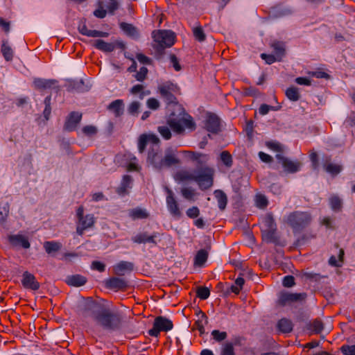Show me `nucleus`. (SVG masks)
<instances>
[{"label": "nucleus", "instance_id": "nucleus-7", "mask_svg": "<svg viewBox=\"0 0 355 355\" xmlns=\"http://www.w3.org/2000/svg\"><path fill=\"white\" fill-rule=\"evenodd\" d=\"M173 328V322L168 318L160 315L155 318L153 328L148 333L151 336L158 337L161 331L167 332Z\"/></svg>", "mask_w": 355, "mask_h": 355}, {"label": "nucleus", "instance_id": "nucleus-38", "mask_svg": "<svg viewBox=\"0 0 355 355\" xmlns=\"http://www.w3.org/2000/svg\"><path fill=\"white\" fill-rule=\"evenodd\" d=\"M120 28L124 31L128 36L137 37L138 36V31L136 27L131 24L125 22H121L119 24Z\"/></svg>", "mask_w": 355, "mask_h": 355}, {"label": "nucleus", "instance_id": "nucleus-11", "mask_svg": "<svg viewBox=\"0 0 355 355\" xmlns=\"http://www.w3.org/2000/svg\"><path fill=\"white\" fill-rule=\"evenodd\" d=\"M82 114L78 112H71L67 116L64 122L63 129L67 132L74 131L82 119Z\"/></svg>", "mask_w": 355, "mask_h": 355}, {"label": "nucleus", "instance_id": "nucleus-19", "mask_svg": "<svg viewBox=\"0 0 355 355\" xmlns=\"http://www.w3.org/2000/svg\"><path fill=\"white\" fill-rule=\"evenodd\" d=\"M8 241L14 248L21 246L24 249H28L31 246L28 238L21 234L9 235L8 236Z\"/></svg>", "mask_w": 355, "mask_h": 355}, {"label": "nucleus", "instance_id": "nucleus-51", "mask_svg": "<svg viewBox=\"0 0 355 355\" xmlns=\"http://www.w3.org/2000/svg\"><path fill=\"white\" fill-rule=\"evenodd\" d=\"M303 277L306 279H309L312 282H320L321 279L327 277V276H322L318 273L306 272L303 273Z\"/></svg>", "mask_w": 355, "mask_h": 355}, {"label": "nucleus", "instance_id": "nucleus-23", "mask_svg": "<svg viewBox=\"0 0 355 355\" xmlns=\"http://www.w3.org/2000/svg\"><path fill=\"white\" fill-rule=\"evenodd\" d=\"M132 178L129 175H125L123 177L120 185L116 189V192L121 196H124L129 193L128 189L131 188Z\"/></svg>", "mask_w": 355, "mask_h": 355}, {"label": "nucleus", "instance_id": "nucleus-26", "mask_svg": "<svg viewBox=\"0 0 355 355\" xmlns=\"http://www.w3.org/2000/svg\"><path fill=\"white\" fill-rule=\"evenodd\" d=\"M306 329L309 331L310 334H320L323 330L324 324L320 319L316 318L312 321L309 322L306 324Z\"/></svg>", "mask_w": 355, "mask_h": 355}, {"label": "nucleus", "instance_id": "nucleus-9", "mask_svg": "<svg viewBox=\"0 0 355 355\" xmlns=\"http://www.w3.org/2000/svg\"><path fill=\"white\" fill-rule=\"evenodd\" d=\"M276 159L282 164L284 171L288 173H295L300 171L302 166L299 160L293 161L281 154L276 155Z\"/></svg>", "mask_w": 355, "mask_h": 355}, {"label": "nucleus", "instance_id": "nucleus-34", "mask_svg": "<svg viewBox=\"0 0 355 355\" xmlns=\"http://www.w3.org/2000/svg\"><path fill=\"white\" fill-rule=\"evenodd\" d=\"M200 317L195 322L194 326L199 331L200 334H205V325L208 323V318L206 314L202 311H199L198 315Z\"/></svg>", "mask_w": 355, "mask_h": 355}, {"label": "nucleus", "instance_id": "nucleus-25", "mask_svg": "<svg viewBox=\"0 0 355 355\" xmlns=\"http://www.w3.org/2000/svg\"><path fill=\"white\" fill-rule=\"evenodd\" d=\"M87 282V277L79 274L69 275L65 279L67 285L79 287L85 285Z\"/></svg>", "mask_w": 355, "mask_h": 355}, {"label": "nucleus", "instance_id": "nucleus-30", "mask_svg": "<svg viewBox=\"0 0 355 355\" xmlns=\"http://www.w3.org/2000/svg\"><path fill=\"white\" fill-rule=\"evenodd\" d=\"M43 247L47 254L53 255L61 250L62 245L58 241H45Z\"/></svg>", "mask_w": 355, "mask_h": 355}, {"label": "nucleus", "instance_id": "nucleus-18", "mask_svg": "<svg viewBox=\"0 0 355 355\" xmlns=\"http://www.w3.org/2000/svg\"><path fill=\"white\" fill-rule=\"evenodd\" d=\"M175 111H171L166 123L175 132L182 134L184 132V128L181 124L180 119L178 117L180 115L178 114L177 116Z\"/></svg>", "mask_w": 355, "mask_h": 355}, {"label": "nucleus", "instance_id": "nucleus-60", "mask_svg": "<svg viewBox=\"0 0 355 355\" xmlns=\"http://www.w3.org/2000/svg\"><path fill=\"white\" fill-rule=\"evenodd\" d=\"M146 105L148 108L153 110H157L160 106L159 101L155 98H148L147 100Z\"/></svg>", "mask_w": 355, "mask_h": 355}, {"label": "nucleus", "instance_id": "nucleus-53", "mask_svg": "<svg viewBox=\"0 0 355 355\" xmlns=\"http://www.w3.org/2000/svg\"><path fill=\"white\" fill-rule=\"evenodd\" d=\"M139 108H140L139 102L133 101L129 105V106L128 107V112L130 114L135 116V115L138 114Z\"/></svg>", "mask_w": 355, "mask_h": 355}, {"label": "nucleus", "instance_id": "nucleus-63", "mask_svg": "<svg viewBox=\"0 0 355 355\" xmlns=\"http://www.w3.org/2000/svg\"><path fill=\"white\" fill-rule=\"evenodd\" d=\"M148 71V69L146 67H141L139 71L135 75L136 79L141 82L144 80L146 78Z\"/></svg>", "mask_w": 355, "mask_h": 355}, {"label": "nucleus", "instance_id": "nucleus-41", "mask_svg": "<svg viewBox=\"0 0 355 355\" xmlns=\"http://www.w3.org/2000/svg\"><path fill=\"white\" fill-rule=\"evenodd\" d=\"M286 97L291 101H297L300 98L298 88L295 87H288L285 92Z\"/></svg>", "mask_w": 355, "mask_h": 355}, {"label": "nucleus", "instance_id": "nucleus-31", "mask_svg": "<svg viewBox=\"0 0 355 355\" xmlns=\"http://www.w3.org/2000/svg\"><path fill=\"white\" fill-rule=\"evenodd\" d=\"M214 194L218 201L220 210H225L227 204V196L226 193L222 190L217 189L214 192Z\"/></svg>", "mask_w": 355, "mask_h": 355}, {"label": "nucleus", "instance_id": "nucleus-2", "mask_svg": "<svg viewBox=\"0 0 355 355\" xmlns=\"http://www.w3.org/2000/svg\"><path fill=\"white\" fill-rule=\"evenodd\" d=\"M158 92L168 105V108L173 107L174 110L179 112V115L184 113V110L175 96L179 93V87L173 83L168 81L159 85L157 87Z\"/></svg>", "mask_w": 355, "mask_h": 355}, {"label": "nucleus", "instance_id": "nucleus-14", "mask_svg": "<svg viewBox=\"0 0 355 355\" xmlns=\"http://www.w3.org/2000/svg\"><path fill=\"white\" fill-rule=\"evenodd\" d=\"M21 282L22 286L26 289L37 291L40 287V284L37 281L34 275L31 274L28 271H25L22 274V279Z\"/></svg>", "mask_w": 355, "mask_h": 355}, {"label": "nucleus", "instance_id": "nucleus-15", "mask_svg": "<svg viewBox=\"0 0 355 355\" xmlns=\"http://www.w3.org/2000/svg\"><path fill=\"white\" fill-rule=\"evenodd\" d=\"M159 146H153L148 151V159L154 168L158 170L162 169V159L163 157L159 153Z\"/></svg>", "mask_w": 355, "mask_h": 355}, {"label": "nucleus", "instance_id": "nucleus-50", "mask_svg": "<svg viewBox=\"0 0 355 355\" xmlns=\"http://www.w3.org/2000/svg\"><path fill=\"white\" fill-rule=\"evenodd\" d=\"M268 204L267 198L263 194L256 196V205L260 209H265Z\"/></svg>", "mask_w": 355, "mask_h": 355}, {"label": "nucleus", "instance_id": "nucleus-52", "mask_svg": "<svg viewBox=\"0 0 355 355\" xmlns=\"http://www.w3.org/2000/svg\"><path fill=\"white\" fill-rule=\"evenodd\" d=\"M211 336H213V338L216 341L221 342L227 338V334L225 331H220L219 330H213L211 331Z\"/></svg>", "mask_w": 355, "mask_h": 355}, {"label": "nucleus", "instance_id": "nucleus-61", "mask_svg": "<svg viewBox=\"0 0 355 355\" xmlns=\"http://www.w3.org/2000/svg\"><path fill=\"white\" fill-rule=\"evenodd\" d=\"M187 216L190 218H196L200 215V209L198 207L193 206L187 209Z\"/></svg>", "mask_w": 355, "mask_h": 355}, {"label": "nucleus", "instance_id": "nucleus-10", "mask_svg": "<svg viewBox=\"0 0 355 355\" xmlns=\"http://www.w3.org/2000/svg\"><path fill=\"white\" fill-rule=\"evenodd\" d=\"M166 205L167 208L170 214L175 218H180L182 216V211H180L179 204L176 200L174 193L172 190L166 189Z\"/></svg>", "mask_w": 355, "mask_h": 355}, {"label": "nucleus", "instance_id": "nucleus-54", "mask_svg": "<svg viewBox=\"0 0 355 355\" xmlns=\"http://www.w3.org/2000/svg\"><path fill=\"white\" fill-rule=\"evenodd\" d=\"M267 146L277 153H282L284 151V146L277 141H268L266 144Z\"/></svg>", "mask_w": 355, "mask_h": 355}, {"label": "nucleus", "instance_id": "nucleus-8", "mask_svg": "<svg viewBox=\"0 0 355 355\" xmlns=\"http://www.w3.org/2000/svg\"><path fill=\"white\" fill-rule=\"evenodd\" d=\"M306 297V293H293L282 291L279 294L277 304L281 306H290L304 301Z\"/></svg>", "mask_w": 355, "mask_h": 355}, {"label": "nucleus", "instance_id": "nucleus-28", "mask_svg": "<svg viewBox=\"0 0 355 355\" xmlns=\"http://www.w3.org/2000/svg\"><path fill=\"white\" fill-rule=\"evenodd\" d=\"M133 266L132 263L122 261L114 266V272L116 275L121 276L125 270L132 271Z\"/></svg>", "mask_w": 355, "mask_h": 355}, {"label": "nucleus", "instance_id": "nucleus-6", "mask_svg": "<svg viewBox=\"0 0 355 355\" xmlns=\"http://www.w3.org/2000/svg\"><path fill=\"white\" fill-rule=\"evenodd\" d=\"M76 216L78 218L76 225V233L82 236L84 231L88 228L92 227L95 223V218L93 214L84 215V207L80 206L76 211Z\"/></svg>", "mask_w": 355, "mask_h": 355}, {"label": "nucleus", "instance_id": "nucleus-42", "mask_svg": "<svg viewBox=\"0 0 355 355\" xmlns=\"http://www.w3.org/2000/svg\"><path fill=\"white\" fill-rule=\"evenodd\" d=\"M329 203L331 208L334 211L338 212L341 211L343 207V202L338 196H332L329 198Z\"/></svg>", "mask_w": 355, "mask_h": 355}, {"label": "nucleus", "instance_id": "nucleus-58", "mask_svg": "<svg viewBox=\"0 0 355 355\" xmlns=\"http://www.w3.org/2000/svg\"><path fill=\"white\" fill-rule=\"evenodd\" d=\"M78 29L80 33H81L83 35L92 37H93L94 36L93 33H94V30H89L85 24H80L78 26Z\"/></svg>", "mask_w": 355, "mask_h": 355}, {"label": "nucleus", "instance_id": "nucleus-24", "mask_svg": "<svg viewBox=\"0 0 355 355\" xmlns=\"http://www.w3.org/2000/svg\"><path fill=\"white\" fill-rule=\"evenodd\" d=\"M107 109L113 112L115 117H120L124 112V103L121 99H117L110 103Z\"/></svg>", "mask_w": 355, "mask_h": 355}, {"label": "nucleus", "instance_id": "nucleus-59", "mask_svg": "<svg viewBox=\"0 0 355 355\" xmlns=\"http://www.w3.org/2000/svg\"><path fill=\"white\" fill-rule=\"evenodd\" d=\"M82 131L86 136H93L96 134L97 129L94 125H85L83 128Z\"/></svg>", "mask_w": 355, "mask_h": 355}, {"label": "nucleus", "instance_id": "nucleus-16", "mask_svg": "<svg viewBox=\"0 0 355 355\" xmlns=\"http://www.w3.org/2000/svg\"><path fill=\"white\" fill-rule=\"evenodd\" d=\"M205 128L213 134H218L220 131V118L215 114H209L205 121Z\"/></svg>", "mask_w": 355, "mask_h": 355}, {"label": "nucleus", "instance_id": "nucleus-1", "mask_svg": "<svg viewBox=\"0 0 355 355\" xmlns=\"http://www.w3.org/2000/svg\"><path fill=\"white\" fill-rule=\"evenodd\" d=\"M78 313L83 318L91 319L97 327L107 332L118 331L123 325L122 314L110 309L101 300L83 298L78 304Z\"/></svg>", "mask_w": 355, "mask_h": 355}, {"label": "nucleus", "instance_id": "nucleus-27", "mask_svg": "<svg viewBox=\"0 0 355 355\" xmlns=\"http://www.w3.org/2000/svg\"><path fill=\"white\" fill-rule=\"evenodd\" d=\"M270 47L273 49L275 55L277 58L278 62H280L282 58L285 55V43L275 40L270 44Z\"/></svg>", "mask_w": 355, "mask_h": 355}, {"label": "nucleus", "instance_id": "nucleus-56", "mask_svg": "<svg viewBox=\"0 0 355 355\" xmlns=\"http://www.w3.org/2000/svg\"><path fill=\"white\" fill-rule=\"evenodd\" d=\"M340 351L345 355H355V345H344L340 347Z\"/></svg>", "mask_w": 355, "mask_h": 355}, {"label": "nucleus", "instance_id": "nucleus-49", "mask_svg": "<svg viewBox=\"0 0 355 355\" xmlns=\"http://www.w3.org/2000/svg\"><path fill=\"white\" fill-rule=\"evenodd\" d=\"M193 33L195 39L199 42H204L206 39V35L201 26L194 28Z\"/></svg>", "mask_w": 355, "mask_h": 355}, {"label": "nucleus", "instance_id": "nucleus-44", "mask_svg": "<svg viewBox=\"0 0 355 355\" xmlns=\"http://www.w3.org/2000/svg\"><path fill=\"white\" fill-rule=\"evenodd\" d=\"M220 160L225 165L226 167L230 168L233 164V159L231 154L227 151L224 150L220 153Z\"/></svg>", "mask_w": 355, "mask_h": 355}, {"label": "nucleus", "instance_id": "nucleus-32", "mask_svg": "<svg viewBox=\"0 0 355 355\" xmlns=\"http://www.w3.org/2000/svg\"><path fill=\"white\" fill-rule=\"evenodd\" d=\"M129 216L132 220L146 219L149 217V214L146 209L137 207L130 210Z\"/></svg>", "mask_w": 355, "mask_h": 355}, {"label": "nucleus", "instance_id": "nucleus-5", "mask_svg": "<svg viewBox=\"0 0 355 355\" xmlns=\"http://www.w3.org/2000/svg\"><path fill=\"white\" fill-rule=\"evenodd\" d=\"M311 220L312 217L310 213L296 211L288 216L286 222L294 232H300L308 227Z\"/></svg>", "mask_w": 355, "mask_h": 355}, {"label": "nucleus", "instance_id": "nucleus-22", "mask_svg": "<svg viewBox=\"0 0 355 355\" xmlns=\"http://www.w3.org/2000/svg\"><path fill=\"white\" fill-rule=\"evenodd\" d=\"M128 286V282L119 277H112L106 281V287L116 291L125 290Z\"/></svg>", "mask_w": 355, "mask_h": 355}, {"label": "nucleus", "instance_id": "nucleus-40", "mask_svg": "<svg viewBox=\"0 0 355 355\" xmlns=\"http://www.w3.org/2000/svg\"><path fill=\"white\" fill-rule=\"evenodd\" d=\"M1 51L4 59L6 61H11L13 58V51L11 47L8 44L7 41H3Z\"/></svg>", "mask_w": 355, "mask_h": 355}, {"label": "nucleus", "instance_id": "nucleus-21", "mask_svg": "<svg viewBox=\"0 0 355 355\" xmlns=\"http://www.w3.org/2000/svg\"><path fill=\"white\" fill-rule=\"evenodd\" d=\"M323 168L331 175L336 176L343 171V167L340 164L332 163L331 157L327 156L324 160Z\"/></svg>", "mask_w": 355, "mask_h": 355}, {"label": "nucleus", "instance_id": "nucleus-55", "mask_svg": "<svg viewBox=\"0 0 355 355\" xmlns=\"http://www.w3.org/2000/svg\"><path fill=\"white\" fill-rule=\"evenodd\" d=\"M157 130L164 139L168 140L171 138V132L168 127L165 125L159 126Z\"/></svg>", "mask_w": 355, "mask_h": 355}, {"label": "nucleus", "instance_id": "nucleus-3", "mask_svg": "<svg viewBox=\"0 0 355 355\" xmlns=\"http://www.w3.org/2000/svg\"><path fill=\"white\" fill-rule=\"evenodd\" d=\"M153 37L155 43L153 44V49L156 57L160 58L164 54L165 49L174 44L175 35L171 31L159 30L153 32Z\"/></svg>", "mask_w": 355, "mask_h": 355}, {"label": "nucleus", "instance_id": "nucleus-4", "mask_svg": "<svg viewBox=\"0 0 355 355\" xmlns=\"http://www.w3.org/2000/svg\"><path fill=\"white\" fill-rule=\"evenodd\" d=\"M195 182L202 191L209 189L214 185L215 170L209 166H204L195 171Z\"/></svg>", "mask_w": 355, "mask_h": 355}, {"label": "nucleus", "instance_id": "nucleus-33", "mask_svg": "<svg viewBox=\"0 0 355 355\" xmlns=\"http://www.w3.org/2000/svg\"><path fill=\"white\" fill-rule=\"evenodd\" d=\"M262 237L267 243H278L279 238L277 235V229L262 230Z\"/></svg>", "mask_w": 355, "mask_h": 355}, {"label": "nucleus", "instance_id": "nucleus-13", "mask_svg": "<svg viewBox=\"0 0 355 355\" xmlns=\"http://www.w3.org/2000/svg\"><path fill=\"white\" fill-rule=\"evenodd\" d=\"M184 153L187 155L191 161L196 162V169L195 171H198L199 168L207 166V163L209 159L208 155L194 151H184Z\"/></svg>", "mask_w": 355, "mask_h": 355}, {"label": "nucleus", "instance_id": "nucleus-46", "mask_svg": "<svg viewBox=\"0 0 355 355\" xmlns=\"http://www.w3.org/2000/svg\"><path fill=\"white\" fill-rule=\"evenodd\" d=\"M44 103L45 105V108L43 112L44 117L46 119V120H49L51 113V95L46 96L44 99Z\"/></svg>", "mask_w": 355, "mask_h": 355}, {"label": "nucleus", "instance_id": "nucleus-45", "mask_svg": "<svg viewBox=\"0 0 355 355\" xmlns=\"http://www.w3.org/2000/svg\"><path fill=\"white\" fill-rule=\"evenodd\" d=\"M266 230L277 229V225L272 214H267L263 220Z\"/></svg>", "mask_w": 355, "mask_h": 355}, {"label": "nucleus", "instance_id": "nucleus-48", "mask_svg": "<svg viewBox=\"0 0 355 355\" xmlns=\"http://www.w3.org/2000/svg\"><path fill=\"white\" fill-rule=\"evenodd\" d=\"M196 295L201 300H206L210 295V291L205 286L198 287L196 290Z\"/></svg>", "mask_w": 355, "mask_h": 355}, {"label": "nucleus", "instance_id": "nucleus-47", "mask_svg": "<svg viewBox=\"0 0 355 355\" xmlns=\"http://www.w3.org/2000/svg\"><path fill=\"white\" fill-rule=\"evenodd\" d=\"M44 103L45 105V108L43 112L44 117L46 119V120H49L51 113V95L46 96L44 99Z\"/></svg>", "mask_w": 355, "mask_h": 355}, {"label": "nucleus", "instance_id": "nucleus-37", "mask_svg": "<svg viewBox=\"0 0 355 355\" xmlns=\"http://www.w3.org/2000/svg\"><path fill=\"white\" fill-rule=\"evenodd\" d=\"M277 328L282 333H289L293 330V323L288 319L282 318L279 320Z\"/></svg>", "mask_w": 355, "mask_h": 355}, {"label": "nucleus", "instance_id": "nucleus-62", "mask_svg": "<svg viewBox=\"0 0 355 355\" xmlns=\"http://www.w3.org/2000/svg\"><path fill=\"white\" fill-rule=\"evenodd\" d=\"M220 355H235L232 344L225 343L222 348Z\"/></svg>", "mask_w": 355, "mask_h": 355}, {"label": "nucleus", "instance_id": "nucleus-35", "mask_svg": "<svg viewBox=\"0 0 355 355\" xmlns=\"http://www.w3.org/2000/svg\"><path fill=\"white\" fill-rule=\"evenodd\" d=\"M94 46L97 49L101 50L104 52H106V53L112 52L115 49V46L114 44L106 42L103 40H96L94 42Z\"/></svg>", "mask_w": 355, "mask_h": 355}, {"label": "nucleus", "instance_id": "nucleus-39", "mask_svg": "<svg viewBox=\"0 0 355 355\" xmlns=\"http://www.w3.org/2000/svg\"><path fill=\"white\" fill-rule=\"evenodd\" d=\"M208 258V252L205 249H201L198 251L195 259L194 263L196 266H202L207 261Z\"/></svg>", "mask_w": 355, "mask_h": 355}, {"label": "nucleus", "instance_id": "nucleus-29", "mask_svg": "<svg viewBox=\"0 0 355 355\" xmlns=\"http://www.w3.org/2000/svg\"><path fill=\"white\" fill-rule=\"evenodd\" d=\"M57 83L55 80H46L43 78H35L33 85L37 89H46L52 87Z\"/></svg>", "mask_w": 355, "mask_h": 355}, {"label": "nucleus", "instance_id": "nucleus-36", "mask_svg": "<svg viewBox=\"0 0 355 355\" xmlns=\"http://www.w3.org/2000/svg\"><path fill=\"white\" fill-rule=\"evenodd\" d=\"M195 177L196 173L195 172L193 173L186 171V170H182L176 173L175 175V179L177 181L180 182H184V181H189L193 180L195 181Z\"/></svg>", "mask_w": 355, "mask_h": 355}, {"label": "nucleus", "instance_id": "nucleus-57", "mask_svg": "<svg viewBox=\"0 0 355 355\" xmlns=\"http://www.w3.org/2000/svg\"><path fill=\"white\" fill-rule=\"evenodd\" d=\"M143 90L144 86L142 85H136L131 88L130 92L134 95H136L139 93V98L143 99L146 94Z\"/></svg>", "mask_w": 355, "mask_h": 355}, {"label": "nucleus", "instance_id": "nucleus-20", "mask_svg": "<svg viewBox=\"0 0 355 355\" xmlns=\"http://www.w3.org/2000/svg\"><path fill=\"white\" fill-rule=\"evenodd\" d=\"M157 237V233H153L152 235H148L147 232H140L137 235L132 237V241L137 244L141 243H153L156 245L157 244L155 241V238Z\"/></svg>", "mask_w": 355, "mask_h": 355}, {"label": "nucleus", "instance_id": "nucleus-43", "mask_svg": "<svg viewBox=\"0 0 355 355\" xmlns=\"http://www.w3.org/2000/svg\"><path fill=\"white\" fill-rule=\"evenodd\" d=\"M344 255L345 251L343 249L340 248L338 254V261L335 256L332 255L329 259V264L334 267H340L341 263L344 261Z\"/></svg>", "mask_w": 355, "mask_h": 355}, {"label": "nucleus", "instance_id": "nucleus-64", "mask_svg": "<svg viewBox=\"0 0 355 355\" xmlns=\"http://www.w3.org/2000/svg\"><path fill=\"white\" fill-rule=\"evenodd\" d=\"M282 284L284 287L291 288L295 284V277L292 275L285 276L283 279Z\"/></svg>", "mask_w": 355, "mask_h": 355}, {"label": "nucleus", "instance_id": "nucleus-17", "mask_svg": "<svg viewBox=\"0 0 355 355\" xmlns=\"http://www.w3.org/2000/svg\"><path fill=\"white\" fill-rule=\"evenodd\" d=\"M148 142L152 143L155 146L159 144V139L155 135L143 134L140 135L138 139V149L140 153L145 151Z\"/></svg>", "mask_w": 355, "mask_h": 355}, {"label": "nucleus", "instance_id": "nucleus-12", "mask_svg": "<svg viewBox=\"0 0 355 355\" xmlns=\"http://www.w3.org/2000/svg\"><path fill=\"white\" fill-rule=\"evenodd\" d=\"M176 150L172 148H168L165 150L164 156L162 159V168H170L180 164V159L176 155Z\"/></svg>", "mask_w": 355, "mask_h": 355}]
</instances>
